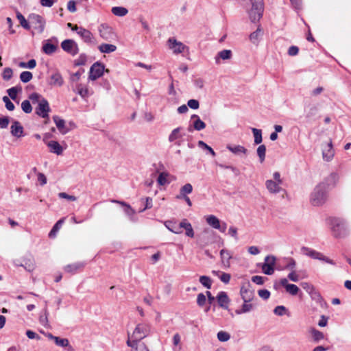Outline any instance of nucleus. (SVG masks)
Returning <instances> with one entry per match:
<instances>
[{
    "mask_svg": "<svg viewBox=\"0 0 351 351\" xmlns=\"http://www.w3.org/2000/svg\"><path fill=\"white\" fill-rule=\"evenodd\" d=\"M10 123V119L8 117L0 118V128H6Z\"/></svg>",
    "mask_w": 351,
    "mask_h": 351,
    "instance_id": "obj_63",
    "label": "nucleus"
},
{
    "mask_svg": "<svg viewBox=\"0 0 351 351\" xmlns=\"http://www.w3.org/2000/svg\"><path fill=\"white\" fill-rule=\"evenodd\" d=\"M275 265H263L262 270L264 274L267 275H271L274 271Z\"/></svg>",
    "mask_w": 351,
    "mask_h": 351,
    "instance_id": "obj_55",
    "label": "nucleus"
},
{
    "mask_svg": "<svg viewBox=\"0 0 351 351\" xmlns=\"http://www.w3.org/2000/svg\"><path fill=\"white\" fill-rule=\"evenodd\" d=\"M77 34L82 38L85 42H90L93 35L89 30L80 27Z\"/></svg>",
    "mask_w": 351,
    "mask_h": 351,
    "instance_id": "obj_31",
    "label": "nucleus"
},
{
    "mask_svg": "<svg viewBox=\"0 0 351 351\" xmlns=\"http://www.w3.org/2000/svg\"><path fill=\"white\" fill-rule=\"evenodd\" d=\"M99 32L100 36L106 40L111 41L115 38V34L112 28L106 24H101L99 25Z\"/></svg>",
    "mask_w": 351,
    "mask_h": 351,
    "instance_id": "obj_7",
    "label": "nucleus"
},
{
    "mask_svg": "<svg viewBox=\"0 0 351 351\" xmlns=\"http://www.w3.org/2000/svg\"><path fill=\"white\" fill-rule=\"evenodd\" d=\"M327 194L324 184H318L311 195L310 201L313 206H321L326 202Z\"/></svg>",
    "mask_w": 351,
    "mask_h": 351,
    "instance_id": "obj_2",
    "label": "nucleus"
},
{
    "mask_svg": "<svg viewBox=\"0 0 351 351\" xmlns=\"http://www.w3.org/2000/svg\"><path fill=\"white\" fill-rule=\"evenodd\" d=\"M53 119L56 125L60 132L62 134H65L69 132V129L65 127L64 120L60 119L58 116H54Z\"/></svg>",
    "mask_w": 351,
    "mask_h": 351,
    "instance_id": "obj_20",
    "label": "nucleus"
},
{
    "mask_svg": "<svg viewBox=\"0 0 351 351\" xmlns=\"http://www.w3.org/2000/svg\"><path fill=\"white\" fill-rule=\"evenodd\" d=\"M206 299L204 293H201L197 295V303L199 306H203L206 303Z\"/></svg>",
    "mask_w": 351,
    "mask_h": 351,
    "instance_id": "obj_60",
    "label": "nucleus"
},
{
    "mask_svg": "<svg viewBox=\"0 0 351 351\" xmlns=\"http://www.w3.org/2000/svg\"><path fill=\"white\" fill-rule=\"evenodd\" d=\"M291 272L288 274V278L293 282H298L301 279L300 274H298L296 269H293V267L291 268Z\"/></svg>",
    "mask_w": 351,
    "mask_h": 351,
    "instance_id": "obj_41",
    "label": "nucleus"
},
{
    "mask_svg": "<svg viewBox=\"0 0 351 351\" xmlns=\"http://www.w3.org/2000/svg\"><path fill=\"white\" fill-rule=\"evenodd\" d=\"M12 135L16 138H21L24 136V129L21 124L16 120H13L10 127Z\"/></svg>",
    "mask_w": 351,
    "mask_h": 351,
    "instance_id": "obj_13",
    "label": "nucleus"
},
{
    "mask_svg": "<svg viewBox=\"0 0 351 351\" xmlns=\"http://www.w3.org/2000/svg\"><path fill=\"white\" fill-rule=\"evenodd\" d=\"M252 130L254 137V143L260 144L263 141L261 130L256 128H252Z\"/></svg>",
    "mask_w": 351,
    "mask_h": 351,
    "instance_id": "obj_40",
    "label": "nucleus"
},
{
    "mask_svg": "<svg viewBox=\"0 0 351 351\" xmlns=\"http://www.w3.org/2000/svg\"><path fill=\"white\" fill-rule=\"evenodd\" d=\"M29 99L30 101H32V102L33 104L37 103L38 104L39 103H40V101L42 99H45L43 98L41 95H40L37 93H34L29 95Z\"/></svg>",
    "mask_w": 351,
    "mask_h": 351,
    "instance_id": "obj_47",
    "label": "nucleus"
},
{
    "mask_svg": "<svg viewBox=\"0 0 351 351\" xmlns=\"http://www.w3.org/2000/svg\"><path fill=\"white\" fill-rule=\"evenodd\" d=\"M21 108L23 111L27 114H29L32 111V107L29 100H24L21 103Z\"/></svg>",
    "mask_w": 351,
    "mask_h": 351,
    "instance_id": "obj_48",
    "label": "nucleus"
},
{
    "mask_svg": "<svg viewBox=\"0 0 351 351\" xmlns=\"http://www.w3.org/2000/svg\"><path fill=\"white\" fill-rule=\"evenodd\" d=\"M82 265H66L64 267V270L65 272L73 274L76 272H78L82 270Z\"/></svg>",
    "mask_w": 351,
    "mask_h": 351,
    "instance_id": "obj_32",
    "label": "nucleus"
},
{
    "mask_svg": "<svg viewBox=\"0 0 351 351\" xmlns=\"http://www.w3.org/2000/svg\"><path fill=\"white\" fill-rule=\"evenodd\" d=\"M226 148L230 151L232 153L236 155L244 154L246 155L247 153V149L241 145H228Z\"/></svg>",
    "mask_w": 351,
    "mask_h": 351,
    "instance_id": "obj_21",
    "label": "nucleus"
},
{
    "mask_svg": "<svg viewBox=\"0 0 351 351\" xmlns=\"http://www.w3.org/2000/svg\"><path fill=\"white\" fill-rule=\"evenodd\" d=\"M3 101L5 104V107L8 110H13L14 109V104L10 101V99L7 97L4 96L3 97Z\"/></svg>",
    "mask_w": 351,
    "mask_h": 351,
    "instance_id": "obj_56",
    "label": "nucleus"
},
{
    "mask_svg": "<svg viewBox=\"0 0 351 351\" xmlns=\"http://www.w3.org/2000/svg\"><path fill=\"white\" fill-rule=\"evenodd\" d=\"M240 294L245 302H250L254 298V291L249 282L245 283L241 286Z\"/></svg>",
    "mask_w": 351,
    "mask_h": 351,
    "instance_id": "obj_5",
    "label": "nucleus"
},
{
    "mask_svg": "<svg viewBox=\"0 0 351 351\" xmlns=\"http://www.w3.org/2000/svg\"><path fill=\"white\" fill-rule=\"evenodd\" d=\"M54 341L57 346H61V347H66L69 344V341L68 339H66V338L61 339L58 337H56V338H55Z\"/></svg>",
    "mask_w": 351,
    "mask_h": 351,
    "instance_id": "obj_52",
    "label": "nucleus"
},
{
    "mask_svg": "<svg viewBox=\"0 0 351 351\" xmlns=\"http://www.w3.org/2000/svg\"><path fill=\"white\" fill-rule=\"evenodd\" d=\"M206 223L212 228H220V220L215 215H210L206 217Z\"/></svg>",
    "mask_w": 351,
    "mask_h": 351,
    "instance_id": "obj_23",
    "label": "nucleus"
},
{
    "mask_svg": "<svg viewBox=\"0 0 351 351\" xmlns=\"http://www.w3.org/2000/svg\"><path fill=\"white\" fill-rule=\"evenodd\" d=\"M254 307H255L254 304H253L250 302H243V304H242L241 308L237 309L235 311V313L237 315L246 313H248V312H250L251 311H252L254 308Z\"/></svg>",
    "mask_w": 351,
    "mask_h": 351,
    "instance_id": "obj_25",
    "label": "nucleus"
},
{
    "mask_svg": "<svg viewBox=\"0 0 351 351\" xmlns=\"http://www.w3.org/2000/svg\"><path fill=\"white\" fill-rule=\"evenodd\" d=\"M169 176L170 175L168 173H160L157 179L158 183L161 186L169 184L170 182V180L168 179Z\"/></svg>",
    "mask_w": 351,
    "mask_h": 351,
    "instance_id": "obj_34",
    "label": "nucleus"
},
{
    "mask_svg": "<svg viewBox=\"0 0 351 351\" xmlns=\"http://www.w3.org/2000/svg\"><path fill=\"white\" fill-rule=\"evenodd\" d=\"M280 184L272 180H267L265 182L266 188L271 193H278L282 191Z\"/></svg>",
    "mask_w": 351,
    "mask_h": 351,
    "instance_id": "obj_17",
    "label": "nucleus"
},
{
    "mask_svg": "<svg viewBox=\"0 0 351 351\" xmlns=\"http://www.w3.org/2000/svg\"><path fill=\"white\" fill-rule=\"evenodd\" d=\"M217 302L220 307L228 309V304L230 303V299L228 296V294L224 291H221L218 293L216 297Z\"/></svg>",
    "mask_w": 351,
    "mask_h": 351,
    "instance_id": "obj_16",
    "label": "nucleus"
},
{
    "mask_svg": "<svg viewBox=\"0 0 351 351\" xmlns=\"http://www.w3.org/2000/svg\"><path fill=\"white\" fill-rule=\"evenodd\" d=\"M257 155L260 162L262 163L265 159L266 147L265 145H260L256 149Z\"/></svg>",
    "mask_w": 351,
    "mask_h": 351,
    "instance_id": "obj_36",
    "label": "nucleus"
},
{
    "mask_svg": "<svg viewBox=\"0 0 351 351\" xmlns=\"http://www.w3.org/2000/svg\"><path fill=\"white\" fill-rule=\"evenodd\" d=\"M101 53H110L117 50V46L112 44L102 43L98 47Z\"/></svg>",
    "mask_w": 351,
    "mask_h": 351,
    "instance_id": "obj_24",
    "label": "nucleus"
},
{
    "mask_svg": "<svg viewBox=\"0 0 351 351\" xmlns=\"http://www.w3.org/2000/svg\"><path fill=\"white\" fill-rule=\"evenodd\" d=\"M16 17H17L18 20L19 21L21 25L23 27H24L26 29H29V25L28 22L27 21V20L25 19V17L23 16V14L21 12H17Z\"/></svg>",
    "mask_w": 351,
    "mask_h": 351,
    "instance_id": "obj_44",
    "label": "nucleus"
},
{
    "mask_svg": "<svg viewBox=\"0 0 351 351\" xmlns=\"http://www.w3.org/2000/svg\"><path fill=\"white\" fill-rule=\"evenodd\" d=\"M167 43L169 49L173 50L174 53H182L186 47L182 43L178 41L174 38H169Z\"/></svg>",
    "mask_w": 351,
    "mask_h": 351,
    "instance_id": "obj_12",
    "label": "nucleus"
},
{
    "mask_svg": "<svg viewBox=\"0 0 351 351\" xmlns=\"http://www.w3.org/2000/svg\"><path fill=\"white\" fill-rule=\"evenodd\" d=\"M29 23L39 33H42L45 29V22L42 16L38 14H32L29 16Z\"/></svg>",
    "mask_w": 351,
    "mask_h": 351,
    "instance_id": "obj_11",
    "label": "nucleus"
},
{
    "mask_svg": "<svg viewBox=\"0 0 351 351\" xmlns=\"http://www.w3.org/2000/svg\"><path fill=\"white\" fill-rule=\"evenodd\" d=\"M317 108L314 106H311L306 112V117L308 119H312L317 114Z\"/></svg>",
    "mask_w": 351,
    "mask_h": 351,
    "instance_id": "obj_51",
    "label": "nucleus"
},
{
    "mask_svg": "<svg viewBox=\"0 0 351 351\" xmlns=\"http://www.w3.org/2000/svg\"><path fill=\"white\" fill-rule=\"evenodd\" d=\"M149 332V326L145 324H138L133 333H128V340L141 341L148 335Z\"/></svg>",
    "mask_w": 351,
    "mask_h": 351,
    "instance_id": "obj_3",
    "label": "nucleus"
},
{
    "mask_svg": "<svg viewBox=\"0 0 351 351\" xmlns=\"http://www.w3.org/2000/svg\"><path fill=\"white\" fill-rule=\"evenodd\" d=\"M181 130V128H177L173 130L169 136V142H174L176 140L181 138L183 136V134H182Z\"/></svg>",
    "mask_w": 351,
    "mask_h": 351,
    "instance_id": "obj_29",
    "label": "nucleus"
},
{
    "mask_svg": "<svg viewBox=\"0 0 351 351\" xmlns=\"http://www.w3.org/2000/svg\"><path fill=\"white\" fill-rule=\"evenodd\" d=\"M300 291V289L293 284H290L287 285V288L286 289V291L291 294V295H296Z\"/></svg>",
    "mask_w": 351,
    "mask_h": 351,
    "instance_id": "obj_50",
    "label": "nucleus"
},
{
    "mask_svg": "<svg viewBox=\"0 0 351 351\" xmlns=\"http://www.w3.org/2000/svg\"><path fill=\"white\" fill-rule=\"evenodd\" d=\"M58 196L60 198L66 199L70 200V201H75L77 199V197L75 196L68 195L67 193H66L64 192L60 193L58 194Z\"/></svg>",
    "mask_w": 351,
    "mask_h": 351,
    "instance_id": "obj_62",
    "label": "nucleus"
},
{
    "mask_svg": "<svg viewBox=\"0 0 351 351\" xmlns=\"http://www.w3.org/2000/svg\"><path fill=\"white\" fill-rule=\"evenodd\" d=\"M32 77V73L29 71H23L20 75V80L24 83L29 82Z\"/></svg>",
    "mask_w": 351,
    "mask_h": 351,
    "instance_id": "obj_46",
    "label": "nucleus"
},
{
    "mask_svg": "<svg viewBox=\"0 0 351 351\" xmlns=\"http://www.w3.org/2000/svg\"><path fill=\"white\" fill-rule=\"evenodd\" d=\"M251 8L247 10L250 21H258L263 16L264 11L263 0H250Z\"/></svg>",
    "mask_w": 351,
    "mask_h": 351,
    "instance_id": "obj_1",
    "label": "nucleus"
},
{
    "mask_svg": "<svg viewBox=\"0 0 351 351\" xmlns=\"http://www.w3.org/2000/svg\"><path fill=\"white\" fill-rule=\"evenodd\" d=\"M258 295L264 300L268 299L270 296V292L267 289H261L258 291Z\"/></svg>",
    "mask_w": 351,
    "mask_h": 351,
    "instance_id": "obj_61",
    "label": "nucleus"
},
{
    "mask_svg": "<svg viewBox=\"0 0 351 351\" xmlns=\"http://www.w3.org/2000/svg\"><path fill=\"white\" fill-rule=\"evenodd\" d=\"M213 274H216L223 282L227 284L230 282V277H231L230 274H227V273H223L220 271H213Z\"/></svg>",
    "mask_w": 351,
    "mask_h": 351,
    "instance_id": "obj_39",
    "label": "nucleus"
},
{
    "mask_svg": "<svg viewBox=\"0 0 351 351\" xmlns=\"http://www.w3.org/2000/svg\"><path fill=\"white\" fill-rule=\"evenodd\" d=\"M57 48V45L47 43L43 46V51L46 54L51 55L56 51Z\"/></svg>",
    "mask_w": 351,
    "mask_h": 351,
    "instance_id": "obj_35",
    "label": "nucleus"
},
{
    "mask_svg": "<svg viewBox=\"0 0 351 351\" xmlns=\"http://www.w3.org/2000/svg\"><path fill=\"white\" fill-rule=\"evenodd\" d=\"M182 228L185 229L186 234L188 237H194V231H193V229L192 228V226H191V224L190 223H189L186 221V219H184L183 221H181L180 230H182Z\"/></svg>",
    "mask_w": 351,
    "mask_h": 351,
    "instance_id": "obj_27",
    "label": "nucleus"
},
{
    "mask_svg": "<svg viewBox=\"0 0 351 351\" xmlns=\"http://www.w3.org/2000/svg\"><path fill=\"white\" fill-rule=\"evenodd\" d=\"M165 226L170 231L176 234H180L182 232V230H180L181 222L179 224H176L175 222L168 221L165 222Z\"/></svg>",
    "mask_w": 351,
    "mask_h": 351,
    "instance_id": "obj_26",
    "label": "nucleus"
},
{
    "mask_svg": "<svg viewBox=\"0 0 351 351\" xmlns=\"http://www.w3.org/2000/svg\"><path fill=\"white\" fill-rule=\"evenodd\" d=\"M126 343L132 348L131 351H149L147 346L142 341L127 340Z\"/></svg>",
    "mask_w": 351,
    "mask_h": 351,
    "instance_id": "obj_14",
    "label": "nucleus"
},
{
    "mask_svg": "<svg viewBox=\"0 0 351 351\" xmlns=\"http://www.w3.org/2000/svg\"><path fill=\"white\" fill-rule=\"evenodd\" d=\"M12 74L13 71L12 69L9 67L5 68L2 73V77L4 80L8 81L12 78Z\"/></svg>",
    "mask_w": 351,
    "mask_h": 351,
    "instance_id": "obj_53",
    "label": "nucleus"
},
{
    "mask_svg": "<svg viewBox=\"0 0 351 351\" xmlns=\"http://www.w3.org/2000/svg\"><path fill=\"white\" fill-rule=\"evenodd\" d=\"M64 221V219L62 218L56 222V223L53 226V227L49 233V237L50 238H55L56 237L57 232L59 231Z\"/></svg>",
    "mask_w": 351,
    "mask_h": 351,
    "instance_id": "obj_30",
    "label": "nucleus"
},
{
    "mask_svg": "<svg viewBox=\"0 0 351 351\" xmlns=\"http://www.w3.org/2000/svg\"><path fill=\"white\" fill-rule=\"evenodd\" d=\"M217 338L220 341L224 342L230 339V335L227 332L219 331L217 333Z\"/></svg>",
    "mask_w": 351,
    "mask_h": 351,
    "instance_id": "obj_54",
    "label": "nucleus"
},
{
    "mask_svg": "<svg viewBox=\"0 0 351 351\" xmlns=\"http://www.w3.org/2000/svg\"><path fill=\"white\" fill-rule=\"evenodd\" d=\"M275 256L268 255L265 258L264 263H275L276 261H279Z\"/></svg>",
    "mask_w": 351,
    "mask_h": 351,
    "instance_id": "obj_64",
    "label": "nucleus"
},
{
    "mask_svg": "<svg viewBox=\"0 0 351 351\" xmlns=\"http://www.w3.org/2000/svg\"><path fill=\"white\" fill-rule=\"evenodd\" d=\"M199 282L206 288L210 289L212 281L209 277L206 276H202L199 278Z\"/></svg>",
    "mask_w": 351,
    "mask_h": 351,
    "instance_id": "obj_45",
    "label": "nucleus"
},
{
    "mask_svg": "<svg viewBox=\"0 0 351 351\" xmlns=\"http://www.w3.org/2000/svg\"><path fill=\"white\" fill-rule=\"evenodd\" d=\"M187 106H189L191 109L196 110V109L199 108V103L196 99H189L187 103Z\"/></svg>",
    "mask_w": 351,
    "mask_h": 351,
    "instance_id": "obj_59",
    "label": "nucleus"
},
{
    "mask_svg": "<svg viewBox=\"0 0 351 351\" xmlns=\"http://www.w3.org/2000/svg\"><path fill=\"white\" fill-rule=\"evenodd\" d=\"M197 145L200 148L206 149L207 151H208L209 153L213 156H215L216 154H215V151L213 150V149L211 147H210L209 145H208L206 143H205L204 141H199Z\"/></svg>",
    "mask_w": 351,
    "mask_h": 351,
    "instance_id": "obj_49",
    "label": "nucleus"
},
{
    "mask_svg": "<svg viewBox=\"0 0 351 351\" xmlns=\"http://www.w3.org/2000/svg\"><path fill=\"white\" fill-rule=\"evenodd\" d=\"M112 13L118 16H124L128 13V10L123 7L116 6L111 10Z\"/></svg>",
    "mask_w": 351,
    "mask_h": 351,
    "instance_id": "obj_33",
    "label": "nucleus"
},
{
    "mask_svg": "<svg viewBox=\"0 0 351 351\" xmlns=\"http://www.w3.org/2000/svg\"><path fill=\"white\" fill-rule=\"evenodd\" d=\"M61 47L64 51L72 56H75L79 52L77 44L72 39L63 40L61 43Z\"/></svg>",
    "mask_w": 351,
    "mask_h": 351,
    "instance_id": "obj_6",
    "label": "nucleus"
},
{
    "mask_svg": "<svg viewBox=\"0 0 351 351\" xmlns=\"http://www.w3.org/2000/svg\"><path fill=\"white\" fill-rule=\"evenodd\" d=\"M192 191H193L192 185L189 183L185 184L184 186H182L180 188V194L178 195H177V198L181 199V197H185L188 194L191 193Z\"/></svg>",
    "mask_w": 351,
    "mask_h": 351,
    "instance_id": "obj_28",
    "label": "nucleus"
},
{
    "mask_svg": "<svg viewBox=\"0 0 351 351\" xmlns=\"http://www.w3.org/2000/svg\"><path fill=\"white\" fill-rule=\"evenodd\" d=\"M301 254L311 257L314 261L326 262L327 263H332V261L324 255L323 254L307 247H302L300 249Z\"/></svg>",
    "mask_w": 351,
    "mask_h": 351,
    "instance_id": "obj_4",
    "label": "nucleus"
},
{
    "mask_svg": "<svg viewBox=\"0 0 351 351\" xmlns=\"http://www.w3.org/2000/svg\"><path fill=\"white\" fill-rule=\"evenodd\" d=\"M310 332L311 334V336H312L313 340L316 342L319 341L320 340L323 339L324 337L323 332L319 331L317 329L311 328L310 330Z\"/></svg>",
    "mask_w": 351,
    "mask_h": 351,
    "instance_id": "obj_37",
    "label": "nucleus"
},
{
    "mask_svg": "<svg viewBox=\"0 0 351 351\" xmlns=\"http://www.w3.org/2000/svg\"><path fill=\"white\" fill-rule=\"evenodd\" d=\"M22 90V88L21 86H14L9 88L7 92L9 95V97L15 100L17 97V94L19 92H21Z\"/></svg>",
    "mask_w": 351,
    "mask_h": 351,
    "instance_id": "obj_38",
    "label": "nucleus"
},
{
    "mask_svg": "<svg viewBox=\"0 0 351 351\" xmlns=\"http://www.w3.org/2000/svg\"><path fill=\"white\" fill-rule=\"evenodd\" d=\"M47 145L51 152L56 154L57 155H61L62 154L63 148L58 141H51L47 143Z\"/></svg>",
    "mask_w": 351,
    "mask_h": 351,
    "instance_id": "obj_22",
    "label": "nucleus"
},
{
    "mask_svg": "<svg viewBox=\"0 0 351 351\" xmlns=\"http://www.w3.org/2000/svg\"><path fill=\"white\" fill-rule=\"evenodd\" d=\"M232 58V51L229 49H224L219 51L217 56L215 58L216 64H220V60H230Z\"/></svg>",
    "mask_w": 351,
    "mask_h": 351,
    "instance_id": "obj_19",
    "label": "nucleus"
},
{
    "mask_svg": "<svg viewBox=\"0 0 351 351\" xmlns=\"http://www.w3.org/2000/svg\"><path fill=\"white\" fill-rule=\"evenodd\" d=\"M287 309L284 306H276L274 310V313L279 316H282L286 313Z\"/></svg>",
    "mask_w": 351,
    "mask_h": 351,
    "instance_id": "obj_57",
    "label": "nucleus"
},
{
    "mask_svg": "<svg viewBox=\"0 0 351 351\" xmlns=\"http://www.w3.org/2000/svg\"><path fill=\"white\" fill-rule=\"evenodd\" d=\"M104 71V65L96 62L92 65L90 69L89 79L91 80H95L101 77Z\"/></svg>",
    "mask_w": 351,
    "mask_h": 351,
    "instance_id": "obj_10",
    "label": "nucleus"
},
{
    "mask_svg": "<svg viewBox=\"0 0 351 351\" xmlns=\"http://www.w3.org/2000/svg\"><path fill=\"white\" fill-rule=\"evenodd\" d=\"M49 84L51 86H62L64 84V80L61 74L58 72L54 73L50 77Z\"/></svg>",
    "mask_w": 351,
    "mask_h": 351,
    "instance_id": "obj_18",
    "label": "nucleus"
},
{
    "mask_svg": "<svg viewBox=\"0 0 351 351\" xmlns=\"http://www.w3.org/2000/svg\"><path fill=\"white\" fill-rule=\"evenodd\" d=\"M261 32H262V29L260 27H258L256 31H254L252 34H250V40H251V42H252L254 44L256 43L258 40L259 36L261 34Z\"/></svg>",
    "mask_w": 351,
    "mask_h": 351,
    "instance_id": "obj_43",
    "label": "nucleus"
},
{
    "mask_svg": "<svg viewBox=\"0 0 351 351\" xmlns=\"http://www.w3.org/2000/svg\"><path fill=\"white\" fill-rule=\"evenodd\" d=\"M206 128V124L200 119L194 120L193 123V128L197 131H200Z\"/></svg>",
    "mask_w": 351,
    "mask_h": 351,
    "instance_id": "obj_42",
    "label": "nucleus"
},
{
    "mask_svg": "<svg viewBox=\"0 0 351 351\" xmlns=\"http://www.w3.org/2000/svg\"><path fill=\"white\" fill-rule=\"evenodd\" d=\"M332 229L335 237L340 238L346 235V228L344 223L339 219L333 221Z\"/></svg>",
    "mask_w": 351,
    "mask_h": 351,
    "instance_id": "obj_8",
    "label": "nucleus"
},
{
    "mask_svg": "<svg viewBox=\"0 0 351 351\" xmlns=\"http://www.w3.org/2000/svg\"><path fill=\"white\" fill-rule=\"evenodd\" d=\"M49 111L50 107L47 99H42L36 108V114L43 118H47Z\"/></svg>",
    "mask_w": 351,
    "mask_h": 351,
    "instance_id": "obj_9",
    "label": "nucleus"
},
{
    "mask_svg": "<svg viewBox=\"0 0 351 351\" xmlns=\"http://www.w3.org/2000/svg\"><path fill=\"white\" fill-rule=\"evenodd\" d=\"M309 294L311 295L312 299L316 300L317 302H319L322 300L320 293L317 290H315V289L311 291Z\"/></svg>",
    "mask_w": 351,
    "mask_h": 351,
    "instance_id": "obj_58",
    "label": "nucleus"
},
{
    "mask_svg": "<svg viewBox=\"0 0 351 351\" xmlns=\"http://www.w3.org/2000/svg\"><path fill=\"white\" fill-rule=\"evenodd\" d=\"M335 155V151L332 147V141H330L322 149V156L324 160L326 161L331 160Z\"/></svg>",
    "mask_w": 351,
    "mask_h": 351,
    "instance_id": "obj_15",
    "label": "nucleus"
}]
</instances>
